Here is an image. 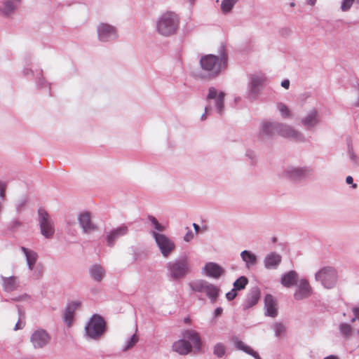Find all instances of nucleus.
I'll use <instances>...</instances> for the list:
<instances>
[{"label": "nucleus", "instance_id": "obj_1", "mask_svg": "<svg viewBox=\"0 0 359 359\" xmlns=\"http://www.w3.org/2000/svg\"><path fill=\"white\" fill-rule=\"evenodd\" d=\"M203 79H212L218 76L226 67L227 56L224 53L219 55L208 54L203 55L199 61Z\"/></svg>", "mask_w": 359, "mask_h": 359}, {"label": "nucleus", "instance_id": "obj_2", "mask_svg": "<svg viewBox=\"0 0 359 359\" xmlns=\"http://www.w3.org/2000/svg\"><path fill=\"white\" fill-rule=\"evenodd\" d=\"M183 339L175 341L172 345V350L182 355H188L192 348L200 351L201 342L199 334L194 330H187L183 333Z\"/></svg>", "mask_w": 359, "mask_h": 359}, {"label": "nucleus", "instance_id": "obj_3", "mask_svg": "<svg viewBox=\"0 0 359 359\" xmlns=\"http://www.w3.org/2000/svg\"><path fill=\"white\" fill-rule=\"evenodd\" d=\"M180 18L172 11L161 13L156 22V30L161 36L168 37L174 35L178 29Z\"/></svg>", "mask_w": 359, "mask_h": 359}, {"label": "nucleus", "instance_id": "obj_4", "mask_svg": "<svg viewBox=\"0 0 359 359\" xmlns=\"http://www.w3.org/2000/svg\"><path fill=\"white\" fill-rule=\"evenodd\" d=\"M225 93L218 90L215 87H210L206 96L207 105L205 107V112L201 115V119L207 118L212 109H215L217 114L222 116L224 111Z\"/></svg>", "mask_w": 359, "mask_h": 359}, {"label": "nucleus", "instance_id": "obj_5", "mask_svg": "<svg viewBox=\"0 0 359 359\" xmlns=\"http://www.w3.org/2000/svg\"><path fill=\"white\" fill-rule=\"evenodd\" d=\"M169 277L175 280L184 278L191 272V264L187 257L175 259L166 264Z\"/></svg>", "mask_w": 359, "mask_h": 359}, {"label": "nucleus", "instance_id": "obj_6", "mask_svg": "<svg viewBox=\"0 0 359 359\" xmlns=\"http://www.w3.org/2000/svg\"><path fill=\"white\" fill-rule=\"evenodd\" d=\"M106 331V322L97 314L93 315L84 328V337L91 340H98Z\"/></svg>", "mask_w": 359, "mask_h": 359}, {"label": "nucleus", "instance_id": "obj_7", "mask_svg": "<svg viewBox=\"0 0 359 359\" xmlns=\"http://www.w3.org/2000/svg\"><path fill=\"white\" fill-rule=\"evenodd\" d=\"M338 273L337 270L330 266H323L315 274V279L327 289L333 288L338 281Z\"/></svg>", "mask_w": 359, "mask_h": 359}, {"label": "nucleus", "instance_id": "obj_8", "mask_svg": "<svg viewBox=\"0 0 359 359\" xmlns=\"http://www.w3.org/2000/svg\"><path fill=\"white\" fill-rule=\"evenodd\" d=\"M194 292H203L210 299V302L214 304L219 297L220 289L205 280H197L189 284Z\"/></svg>", "mask_w": 359, "mask_h": 359}, {"label": "nucleus", "instance_id": "obj_9", "mask_svg": "<svg viewBox=\"0 0 359 359\" xmlns=\"http://www.w3.org/2000/svg\"><path fill=\"white\" fill-rule=\"evenodd\" d=\"M38 222L41 235L46 238H52L55 231V223L53 219L44 209H39Z\"/></svg>", "mask_w": 359, "mask_h": 359}, {"label": "nucleus", "instance_id": "obj_10", "mask_svg": "<svg viewBox=\"0 0 359 359\" xmlns=\"http://www.w3.org/2000/svg\"><path fill=\"white\" fill-rule=\"evenodd\" d=\"M313 173L310 167H299L289 165L282 172V176L286 179L298 182L311 177Z\"/></svg>", "mask_w": 359, "mask_h": 359}, {"label": "nucleus", "instance_id": "obj_11", "mask_svg": "<svg viewBox=\"0 0 359 359\" xmlns=\"http://www.w3.org/2000/svg\"><path fill=\"white\" fill-rule=\"evenodd\" d=\"M51 341V336L47 330L36 328L32 331L29 337V342L35 350H41L47 347Z\"/></svg>", "mask_w": 359, "mask_h": 359}, {"label": "nucleus", "instance_id": "obj_12", "mask_svg": "<svg viewBox=\"0 0 359 359\" xmlns=\"http://www.w3.org/2000/svg\"><path fill=\"white\" fill-rule=\"evenodd\" d=\"M157 246L163 257H168L175 249V244L166 235L158 233L155 231H151Z\"/></svg>", "mask_w": 359, "mask_h": 359}, {"label": "nucleus", "instance_id": "obj_13", "mask_svg": "<svg viewBox=\"0 0 359 359\" xmlns=\"http://www.w3.org/2000/svg\"><path fill=\"white\" fill-rule=\"evenodd\" d=\"M266 78L262 74H252L249 78L248 97L253 101L260 95Z\"/></svg>", "mask_w": 359, "mask_h": 359}, {"label": "nucleus", "instance_id": "obj_14", "mask_svg": "<svg viewBox=\"0 0 359 359\" xmlns=\"http://www.w3.org/2000/svg\"><path fill=\"white\" fill-rule=\"evenodd\" d=\"M97 34L98 40L102 43L113 41L118 36L117 28L106 22H101L97 25Z\"/></svg>", "mask_w": 359, "mask_h": 359}, {"label": "nucleus", "instance_id": "obj_15", "mask_svg": "<svg viewBox=\"0 0 359 359\" xmlns=\"http://www.w3.org/2000/svg\"><path fill=\"white\" fill-rule=\"evenodd\" d=\"M300 123L308 130L316 129L320 123V116L318 111L316 108L311 109L301 118Z\"/></svg>", "mask_w": 359, "mask_h": 359}, {"label": "nucleus", "instance_id": "obj_16", "mask_svg": "<svg viewBox=\"0 0 359 359\" xmlns=\"http://www.w3.org/2000/svg\"><path fill=\"white\" fill-rule=\"evenodd\" d=\"M278 134L285 138H288L296 142H304L305 138L299 130L295 129L290 125L280 123Z\"/></svg>", "mask_w": 359, "mask_h": 359}, {"label": "nucleus", "instance_id": "obj_17", "mask_svg": "<svg viewBox=\"0 0 359 359\" xmlns=\"http://www.w3.org/2000/svg\"><path fill=\"white\" fill-rule=\"evenodd\" d=\"M77 220L84 233H90L97 230V225L92 221L91 214L84 211L78 215Z\"/></svg>", "mask_w": 359, "mask_h": 359}, {"label": "nucleus", "instance_id": "obj_18", "mask_svg": "<svg viewBox=\"0 0 359 359\" xmlns=\"http://www.w3.org/2000/svg\"><path fill=\"white\" fill-rule=\"evenodd\" d=\"M312 294V287L306 279H300L294 293V298L296 300H302L308 298Z\"/></svg>", "mask_w": 359, "mask_h": 359}, {"label": "nucleus", "instance_id": "obj_19", "mask_svg": "<svg viewBox=\"0 0 359 359\" xmlns=\"http://www.w3.org/2000/svg\"><path fill=\"white\" fill-rule=\"evenodd\" d=\"M202 273L207 277L218 279L225 274V270L217 263L208 262L202 268Z\"/></svg>", "mask_w": 359, "mask_h": 359}, {"label": "nucleus", "instance_id": "obj_20", "mask_svg": "<svg viewBox=\"0 0 359 359\" xmlns=\"http://www.w3.org/2000/svg\"><path fill=\"white\" fill-rule=\"evenodd\" d=\"M128 233V228L127 226L124 224L111 229L106 233V240L107 245L110 247L114 246L117 239H118L120 237L126 235Z\"/></svg>", "mask_w": 359, "mask_h": 359}, {"label": "nucleus", "instance_id": "obj_21", "mask_svg": "<svg viewBox=\"0 0 359 359\" xmlns=\"http://www.w3.org/2000/svg\"><path fill=\"white\" fill-rule=\"evenodd\" d=\"M282 261V257L274 252L267 254L264 258V265L266 269H276Z\"/></svg>", "mask_w": 359, "mask_h": 359}, {"label": "nucleus", "instance_id": "obj_22", "mask_svg": "<svg viewBox=\"0 0 359 359\" xmlns=\"http://www.w3.org/2000/svg\"><path fill=\"white\" fill-rule=\"evenodd\" d=\"M21 0H2V6H0V12L4 16L11 15L20 4Z\"/></svg>", "mask_w": 359, "mask_h": 359}, {"label": "nucleus", "instance_id": "obj_23", "mask_svg": "<svg viewBox=\"0 0 359 359\" xmlns=\"http://www.w3.org/2000/svg\"><path fill=\"white\" fill-rule=\"evenodd\" d=\"M265 314L271 317L278 315V306L276 299L271 294H266L264 298Z\"/></svg>", "mask_w": 359, "mask_h": 359}, {"label": "nucleus", "instance_id": "obj_24", "mask_svg": "<svg viewBox=\"0 0 359 359\" xmlns=\"http://www.w3.org/2000/svg\"><path fill=\"white\" fill-rule=\"evenodd\" d=\"M80 306L81 303L77 301L72 302L67 305L63 315L64 322L67 325L70 326L72 325L74 316V313L78 309L80 308Z\"/></svg>", "mask_w": 359, "mask_h": 359}, {"label": "nucleus", "instance_id": "obj_25", "mask_svg": "<svg viewBox=\"0 0 359 359\" xmlns=\"http://www.w3.org/2000/svg\"><path fill=\"white\" fill-rule=\"evenodd\" d=\"M2 287L6 292H12L20 287V282L17 276L2 277Z\"/></svg>", "mask_w": 359, "mask_h": 359}, {"label": "nucleus", "instance_id": "obj_26", "mask_svg": "<svg viewBox=\"0 0 359 359\" xmlns=\"http://www.w3.org/2000/svg\"><path fill=\"white\" fill-rule=\"evenodd\" d=\"M279 123L264 121L261 125L260 135L266 137H271L274 134H278Z\"/></svg>", "mask_w": 359, "mask_h": 359}, {"label": "nucleus", "instance_id": "obj_27", "mask_svg": "<svg viewBox=\"0 0 359 359\" xmlns=\"http://www.w3.org/2000/svg\"><path fill=\"white\" fill-rule=\"evenodd\" d=\"M21 251L25 256L27 264L29 270H33L38 259V255L36 252L25 247H21Z\"/></svg>", "mask_w": 359, "mask_h": 359}, {"label": "nucleus", "instance_id": "obj_28", "mask_svg": "<svg viewBox=\"0 0 359 359\" xmlns=\"http://www.w3.org/2000/svg\"><path fill=\"white\" fill-rule=\"evenodd\" d=\"M89 273L95 281L101 282L105 276V270L100 264H93L89 268Z\"/></svg>", "mask_w": 359, "mask_h": 359}, {"label": "nucleus", "instance_id": "obj_29", "mask_svg": "<svg viewBox=\"0 0 359 359\" xmlns=\"http://www.w3.org/2000/svg\"><path fill=\"white\" fill-rule=\"evenodd\" d=\"M298 283V274L294 271L285 273L281 278V283L286 287H290Z\"/></svg>", "mask_w": 359, "mask_h": 359}, {"label": "nucleus", "instance_id": "obj_30", "mask_svg": "<svg viewBox=\"0 0 359 359\" xmlns=\"http://www.w3.org/2000/svg\"><path fill=\"white\" fill-rule=\"evenodd\" d=\"M260 297V292L258 288L252 289L249 295L248 296L245 303L244 304L245 309H249L255 306L257 302Z\"/></svg>", "mask_w": 359, "mask_h": 359}, {"label": "nucleus", "instance_id": "obj_31", "mask_svg": "<svg viewBox=\"0 0 359 359\" xmlns=\"http://www.w3.org/2000/svg\"><path fill=\"white\" fill-rule=\"evenodd\" d=\"M241 257L242 260L245 263V265L248 268H250L252 266L257 264V256L248 250H243L241 253Z\"/></svg>", "mask_w": 359, "mask_h": 359}, {"label": "nucleus", "instance_id": "obj_32", "mask_svg": "<svg viewBox=\"0 0 359 359\" xmlns=\"http://www.w3.org/2000/svg\"><path fill=\"white\" fill-rule=\"evenodd\" d=\"M234 344L237 349L244 351L245 353L253 356L255 359H261L259 354L256 351H255L251 347L246 345L243 341L236 339L234 341Z\"/></svg>", "mask_w": 359, "mask_h": 359}, {"label": "nucleus", "instance_id": "obj_33", "mask_svg": "<svg viewBox=\"0 0 359 359\" xmlns=\"http://www.w3.org/2000/svg\"><path fill=\"white\" fill-rule=\"evenodd\" d=\"M226 351V346L221 342L217 343L213 347V354L219 358L224 357Z\"/></svg>", "mask_w": 359, "mask_h": 359}, {"label": "nucleus", "instance_id": "obj_34", "mask_svg": "<svg viewBox=\"0 0 359 359\" xmlns=\"http://www.w3.org/2000/svg\"><path fill=\"white\" fill-rule=\"evenodd\" d=\"M139 341V337L136 333L133 334L125 343V346L122 348L126 352L132 348Z\"/></svg>", "mask_w": 359, "mask_h": 359}, {"label": "nucleus", "instance_id": "obj_35", "mask_svg": "<svg viewBox=\"0 0 359 359\" xmlns=\"http://www.w3.org/2000/svg\"><path fill=\"white\" fill-rule=\"evenodd\" d=\"M276 107L283 118H288L292 117L291 111L287 105L282 102H279L277 104Z\"/></svg>", "mask_w": 359, "mask_h": 359}, {"label": "nucleus", "instance_id": "obj_36", "mask_svg": "<svg viewBox=\"0 0 359 359\" xmlns=\"http://www.w3.org/2000/svg\"><path fill=\"white\" fill-rule=\"evenodd\" d=\"M29 203V198L27 196H22L15 203V208L17 212H21L25 209Z\"/></svg>", "mask_w": 359, "mask_h": 359}, {"label": "nucleus", "instance_id": "obj_37", "mask_svg": "<svg viewBox=\"0 0 359 359\" xmlns=\"http://www.w3.org/2000/svg\"><path fill=\"white\" fill-rule=\"evenodd\" d=\"M340 333L346 338H349L353 333V327L346 323H343L339 325Z\"/></svg>", "mask_w": 359, "mask_h": 359}, {"label": "nucleus", "instance_id": "obj_38", "mask_svg": "<svg viewBox=\"0 0 359 359\" xmlns=\"http://www.w3.org/2000/svg\"><path fill=\"white\" fill-rule=\"evenodd\" d=\"M238 0H222L221 9L224 13H227L233 8Z\"/></svg>", "mask_w": 359, "mask_h": 359}, {"label": "nucleus", "instance_id": "obj_39", "mask_svg": "<svg viewBox=\"0 0 359 359\" xmlns=\"http://www.w3.org/2000/svg\"><path fill=\"white\" fill-rule=\"evenodd\" d=\"M6 184L0 182V216L1 215L4 210V203L6 200Z\"/></svg>", "mask_w": 359, "mask_h": 359}, {"label": "nucleus", "instance_id": "obj_40", "mask_svg": "<svg viewBox=\"0 0 359 359\" xmlns=\"http://www.w3.org/2000/svg\"><path fill=\"white\" fill-rule=\"evenodd\" d=\"M248 280L245 276H241L233 283V288L236 290H241L245 287Z\"/></svg>", "mask_w": 359, "mask_h": 359}, {"label": "nucleus", "instance_id": "obj_41", "mask_svg": "<svg viewBox=\"0 0 359 359\" xmlns=\"http://www.w3.org/2000/svg\"><path fill=\"white\" fill-rule=\"evenodd\" d=\"M18 313H19L18 321L17 322V323L15 324V327H14V330H15V331L22 330L25 326V316L24 312L20 309H18Z\"/></svg>", "mask_w": 359, "mask_h": 359}, {"label": "nucleus", "instance_id": "obj_42", "mask_svg": "<svg viewBox=\"0 0 359 359\" xmlns=\"http://www.w3.org/2000/svg\"><path fill=\"white\" fill-rule=\"evenodd\" d=\"M149 219L151 224L153 225L155 230L160 232H163L165 230V226L161 224L154 216H149Z\"/></svg>", "mask_w": 359, "mask_h": 359}, {"label": "nucleus", "instance_id": "obj_43", "mask_svg": "<svg viewBox=\"0 0 359 359\" xmlns=\"http://www.w3.org/2000/svg\"><path fill=\"white\" fill-rule=\"evenodd\" d=\"M273 330L275 332V334L277 337L281 336L285 332V326L280 323H276L273 325Z\"/></svg>", "mask_w": 359, "mask_h": 359}, {"label": "nucleus", "instance_id": "obj_44", "mask_svg": "<svg viewBox=\"0 0 359 359\" xmlns=\"http://www.w3.org/2000/svg\"><path fill=\"white\" fill-rule=\"evenodd\" d=\"M348 315L351 318V321L354 322L358 318H359V308L355 307L348 313Z\"/></svg>", "mask_w": 359, "mask_h": 359}, {"label": "nucleus", "instance_id": "obj_45", "mask_svg": "<svg viewBox=\"0 0 359 359\" xmlns=\"http://www.w3.org/2000/svg\"><path fill=\"white\" fill-rule=\"evenodd\" d=\"M355 0H343L341 6V9L343 11L349 10Z\"/></svg>", "mask_w": 359, "mask_h": 359}, {"label": "nucleus", "instance_id": "obj_46", "mask_svg": "<svg viewBox=\"0 0 359 359\" xmlns=\"http://www.w3.org/2000/svg\"><path fill=\"white\" fill-rule=\"evenodd\" d=\"M236 290L233 288L231 291L228 292L226 294V297L228 300L231 301L233 300L237 295Z\"/></svg>", "mask_w": 359, "mask_h": 359}, {"label": "nucleus", "instance_id": "obj_47", "mask_svg": "<svg viewBox=\"0 0 359 359\" xmlns=\"http://www.w3.org/2000/svg\"><path fill=\"white\" fill-rule=\"evenodd\" d=\"M346 182L348 184H351V187H352L353 189H357V187H358L357 184L353 183V177L351 176L346 177Z\"/></svg>", "mask_w": 359, "mask_h": 359}, {"label": "nucleus", "instance_id": "obj_48", "mask_svg": "<svg viewBox=\"0 0 359 359\" xmlns=\"http://www.w3.org/2000/svg\"><path fill=\"white\" fill-rule=\"evenodd\" d=\"M194 238V233L191 230H189L185 236H184V240L186 242H189L191 240H192Z\"/></svg>", "mask_w": 359, "mask_h": 359}, {"label": "nucleus", "instance_id": "obj_49", "mask_svg": "<svg viewBox=\"0 0 359 359\" xmlns=\"http://www.w3.org/2000/svg\"><path fill=\"white\" fill-rule=\"evenodd\" d=\"M292 33V31L289 28H283L280 30V34L283 36H290Z\"/></svg>", "mask_w": 359, "mask_h": 359}, {"label": "nucleus", "instance_id": "obj_50", "mask_svg": "<svg viewBox=\"0 0 359 359\" xmlns=\"http://www.w3.org/2000/svg\"><path fill=\"white\" fill-rule=\"evenodd\" d=\"M222 312H223V309H222V308H221V307H217V308L215 310V311H214V316H215V317H216V318H217V317H219V316H220L222 315Z\"/></svg>", "mask_w": 359, "mask_h": 359}, {"label": "nucleus", "instance_id": "obj_51", "mask_svg": "<svg viewBox=\"0 0 359 359\" xmlns=\"http://www.w3.org/2000/svg\"><path fill=\"white\" fill-rule=\"evenodd\" d=\"M281 86L285 89H288L290 87V81L288 79H285L281 82Z\"/></svg>", "mask_w": 359, "mask_h": 359}, {"label": "nucleus", "instance_id": "obj_52", "mask_svg": "<svg viewBox=\"0 0 359 359\" xmlns=\"http://www.w3.org/2000/svg\"><path fill=\"white\" fill-rule=\"evenodd\" d=\"M193 226H194V230H195L196 233H198V231H199V229H200L199 226H198V224H196L194 223V224H193Z\"/></svg>", "mask_w": 359, "mask_h": 359}, {"label": "nucleus", "instance_id": "obj_53", "mask_svg": "<svg viewBox=\"0 0 359 359\" xmlns=\"http://www.w3.org/2000/svg\"><path fill=\"white\" fill-rule=\"evenodd\" d=\"M323 359H339V358L336 355H330L329 356L324 358Z\"/></svg>", "mask_w": 359, "mask_h": 359}, {"label": "nucleus", "instance_id": "obj_54", "mask_svg": "<svg viewBox=\"0 0 359 359\" xmlns=\"http://www.w3.org/2000/svg\"><path fill=\"white\" fill-rule=\"evenodd\" d=\"M316 1L317 0H307L306 2H307V4H309L310 6H313V5H315Z\"/></svg>", "mask_w": 359, "mask_h": 359}, {"label": "nucleus", "instance_id": "obj_55", "mask_svg": "<svg viewBox=\"0 0 359 359\" xmlns=\"http://www.w3.org/2000/svg\"><path fill=\"white\" fill-rule=\"evenodd\" d=\"M22 298H27V294H25L23 297H18V298H15L14 299L15 301H20L21 299Z\"/></svg>", "mask_w": 359, "mask_h": 359}, {"label": "nucleus", "instance_id": "obj_56", "mask_svg": "<svg viewBox=\"0 0 359 359\" xmlns=\"http://www.w3.org/2000/svg\"><path fill=\"white\" fill-rule=\"evenodd\" d=\"M290 6H294V3H293V2H292V3H291V4H290Z\"/></svg>", "mask_w": 359, "mask_h": 359}]
</instances>
